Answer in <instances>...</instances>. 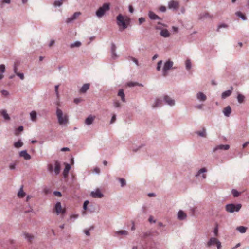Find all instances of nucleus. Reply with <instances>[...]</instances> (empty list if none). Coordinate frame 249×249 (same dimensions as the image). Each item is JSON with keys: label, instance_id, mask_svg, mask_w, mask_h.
Returning <instances> with one entry per match:
<instances>
[{"label": "nucleus", "instance_id": "dca6fc26", "mask_svg": "<svg viewBox=\"0 0 249 249\" xmlns=\"http://www.w3.org/2000/svg\"><path fill=\"white\" fill-rule=\"evenodd\" d=\"M55 167L54 169V172L55 175H57L60 173L61 166L60 163L58 161H56L55 162Z\"/></svg>", "mask_w": 249, "mask_h": 249}, {"label": "nucleus", "instance_id": "e433bc0d", "mask_svg": "<svg viewBox=\"0 0 249 249\" xmlns=\"http://www.w3.org/2000/svg\"><path fill=\"white\" fill-rule=\"evenodd\" d=\"M118 180H119V181L121 183V186L122 187H124L126 185V181H125L124 178H119L118 179Z\"/></svg>", "mask_w": 249, "mask_h": 249}, {"label": "nucleus", "instance_id": "a211bd4d", "mask_svg": "<svg viewBox=\"0 0 249 249\" xmlns=\"http://www.w3.org/2000/svg\"><path fill=\"white\" fill-rule=\"evenodd\" d=\"M223 112L225 116L229 117L231 112V107L230 106L226 107L224 108Z\"/></svg>", "mask_w": 249, "mask_h": 249}, {"label": "nucleus", "instance_id": "4c0bfd02", "mask_svg": "<svg viewBox=\"0 0 249 249\" xmlns=\"http://www.w3.org/2000/svg\"><path fill=\"white\" fill-rule=\"evenodd\" d=\"M157 15L155 14L152 11H149V13H148V16H149V18L151 19V20H155V18H156V17Z\"/></svg>", "mask_w": 249, "mask_h": 249}, {"label": "nucleus", "instance_id": "473e14b6", "mask_svg": "<svg viewBox=\"0 0 249 249\" xmlns=\"http://www.w3.org/2000/svg\"><path fill=\"white\" fill-rule=\"evenodd\" d=\"M1 114L5 120H8L10 119V117L7 114L6 110H2L1 111Z\"/></svg>", "mask_w": 249, "mask_h": 249}, {"label": "nucleus", "instance_id": "bf43d9fd", "mask_svg": "<svg viewBox=\"0 0 249 249\" xmlns=\"http://www.w3.org/2000/svg\"><path fill=\"white\" fill-rule=\"evenodd\" d=\"M5 69V67L4 65H3V64L0 65V71L2 73L4 72Z\"/></svg>", "mask_w": 249, "mask_h": 249}, {"label": "nucleus", "instance_id": "9d476101", "mask_svg": "<svg viewBox=\"0 0 249 249\" xmlns=\"http://www.w3.org/2000/svg\"><path fill=\"white\" fill-rule=\"evenodd\" d=\"M178 2L175 0H171L168 2V7L169 9L177 10L178 8Z\"/></svg>", "mask_w": 249, "mask_h": 249}, {"label": "nucleus", "instance_id": "5701e85b", "mask_svg": "<svg viewBox=\"0 0 249 249\" xmlns=\"http://www.w3.org/2000/svg\"><path fill=\"white\" fill-rule=\"evenodd\" d=\"M89 84L86 83L84 84L81 88L80 89V92L83 93H85L89 89Z\"/></svg>", "mask_w": 249, "mask_h": 249}, {"label": "nucleus", "instance_id": "20e7f679", "mask_svg": "<svg viewBox=\"0 0 249 249\" xmlns=\"http://www.w3.org/2000/svg\"><path fill=\"white\" fill-rule=\"evenodd\" d=\"M174 64V62L171 60L170 59H168L167 61H166L164 63V65L162 70V76L164 77H166L167 74L169 70L170 69L174 68L175 69L176 68H173Z\"/></svg>", "mask_w": 249, "mask_h": 249}, {"label": "nucleus", "instance_id": "ea45409f", "mask_svg": "<svg viewBox=\"0 0 249 249\" xmlns=\"http://www.w3.org/2000/svg\"><path fill=\"white\" fill-rule=\"evenodd\" d=\"M231 193L234 197H237L239 196L241 193L239 192L236 189H232L231 190Z\"/></svg>", "mask_w": 249, "mask_h": 249}, {"label": "nucleus", "instance_id": "6e6552de", "mask_svg": "<svg viewBox=\"0 0 249 249\" xmlns=\"http://www.w3.org/2000/svg\"><path fill=\"white\" fill-rule=\"evenodd\" d=\"M81 14L80 12H75L71 17L67 18L66 20L67 23H70L75 20Z\"/></svg>", "mask_w": 249, "mask_h": 249}, {"label": "nucleus", "instance_id": "f03ea898", "mask_svg": "<svg viewBox=\"0 0 249 249\" xmlns=\"http://www.w3.org/2000/svg\"><path fill=\"white\" fill-rule=\"evenodd\" d=\"M110 9V4L109 3H105L103 5L99 7V8L96 12V16L101 18L105 15V13L109 11Z\"/></svg>", "mask_w": 249, "mask_h": 249}, {"label": "nucleus", "instance_id": "9b49d317", "mask_svg": "<svg viewBox=\"0 0 249 249\" xmlns=\"http://www.w3.org/2000/svg\"><path fill=\"white\" fill-rule=\"evenodd\" d=\"M163 100L165 103L170 106H173L175 104V101L174 100L171 98L168 95H165L163 98Z\"/></svg>", "mask_w": 249, "mask_h": 249}, {"label": "nucleus", "instance_id": "37998d69", "mask_svg": "<svg viewBox=\"0 0 249 249\" xmlns=\"http://www.w3.org/2000/svg\"><path fill=\"white\" fill-rule=\"evenodd\" d=\"M116 235L121 234V235H127L128 232L126 231H117L115 232Z\"/></svg>", "mask_w": 249, "mask_h": 249}, {"label": "nucleus", "instance_id": "0e129e2a", "mask_svg": "<svg viewBox=\"0 0 249 249\" xmlns=\"http://www.w3.org/2000/svg\"><path fill=\"white\" fill-rule=\"evenodd\" d=\"M48 170L50 172H52L53 171V166L52 164H49L48 165Z\"/></svg>", "mask_w": 249, "mask_h": 249}, {"label": "nucleus", "instance_id": "423d86ee", "mask_svg": "<svg viewBox=\"0 0 249 249\" xmlns=\"http://www.w3.org/2000/svg\"><path fill=\"white\" fill-rule=\"evenodd\" d=\"M53 210L56 213L57 215H59L60 214H64L66 213V210L65 208H62L61 206V204L60 202H57L54 206Z\"/></svg>", "mask_w": 249, "mask_h": 249}, {"label": "nucleus", "instance_id": "e2e57ef3", "mask_svg": "<svg viewBox=\"0 0 249 249\" xmlns=\"http://www.w3.org/2000/svg\"><path fill=\"white\" fill-rule=\"evenodd\" d=\"M2 94L5 96H7L9 95V92L6 90H2L1 91Z\"/></svg>", "mask_w": 249, "mask_h": 249}, {"label": "nucleus", "instance_id": "680f3d73", "mask_svg": "<svg viewBox=\"0 0 249 249\" xmlns=\"http://www.w3.org/2000/svg\"><path fill=\"white\" fill-rule=\"evenodd\" d=\"M16 75L18 76L21 80H23L24 78V74L23 73H18Z\"/></svg>", "mask_w": 249, "mask_h": 249}, {"label": "nucleus", "instance_id": "79ce46f5", "mask_svg": "<svg viewBox=\"0 0 249 249\" xmlns=\"http://www.w3.org/2000/svg\"><path fill=\"white\" fill-rule=\"evenodd\" d=\"M206 172H207V169L205 168H202L199 170H198V171L197 173L196 174V177H197L198 176H199L200 175V174L203 173H205Z\"/></svg>", "mask_w": 249, "mask_h": 249}, {"label": "nucleus", "instance_id": "0eeeda50", "mask_svg": "<svg viewBox=\"0 0 249 249\" xmlns=\"http://www.w3.org/2000/svg\"><path fill=\"white\" fill-rule=\"evenodd\" d=\"M90 195L93 198H101L104 196V195L101 193L99 189H96L95 191H92Z\"/></svg>", "mask_w": 249, "mask_h": 249}, {"label": "nucleus", "instance_id": "cd10ccee", "mask_svg": "<svg viewBox=\"0 0 249 249\" xmlns=\"http://www.w3.org/2000/svg\"><path fill=\"white\" fill-rule=\"evenodd\" d=\"M23 186H21L18 193V196L19 198H23L25 196V193L23 190Z\"/></svg>", "mask_w": 249, "mask_h": 249}, {"label": "nucleus", "instance_id": "c9c22d12", "mask_svg": "<svg viewBox=\"0 0 249 249\" xmlns=\"http://www.w3.org/2000/svg\"><path fill=\"white\" fill-rule=\"evenodd\" d=\"M185 67L186 69L188 70H190L191 68L192 65L190 59H187L185 61Z\"/></svg>", "mask_w": 249, "mask_h": 249}, {"label": "nucleus", "instance_id": "a878e982", "mask_svg": "<svg viewBox=\"0 0 249 249\" xmlns=\"http://www.w3.org/2000/svg\"><path fill=\"white\" fill-rule=\"evenodd\" d=\"M118 95L120 96L121 98V100L123 102H125V94L124 92V90L123 89H119L118 92Z\"/></svg>", "mask_w": 249, "mask_h": 249}, {"label": "nucleus", "instance_id": "a18cd8bd", "mask_svg": "<svg viewBox=\"0 0 249 249\" xmlns=\"http://www.w3.org/2000/svg\"><path fill=\"white\" fill-rule=\"evenodd\" d=\"M162 64V60H160L158 61V63H157V67H156V70L157 71H160L161 70V65Z\"/></svg>", "mask_w": 249, "mask_h": 249}, {"label": "nucleus", "instance_id": "8fccbe9b", "mask_svg": "<svg viewBox=\"0 0 249 249\" xmlns=\"http://www.w3.org/2000/svg\"><path fill=\"white\" fill-rule=\"evenodd\" d=\"M93 228H94L93 226H91L90 227V228L84 230V233H85V234L88 236H90V231L91 230L93 229Z\"/></svg>", "mask_w": 249, "mask_h": 249}, {"label": "nucleus", "instance_id": "7c9ffc66", "mask_svg": "<svg viewBox=\"0 0 249 249\" xmlns=\"http://www.w3.org/2000/svg\"><path fill=\"white\" fill-rule=\"evenodd\" d=\"M210 17L208 13H202L199 15V19L200 20H204Z\"/></svg>", "mask_w": 249, "mask_h": 249}, {"label": "nucleus", "instance_id": "2eb2a0df", "mask_svg": "<svg viewBox=\"0 0 249 249\" xmlns=\"http://www.w3.org/2000/svg\"><path fill=\"white\" fill-rule=\"evenodd\" d=\"M20 157H23L26 160H29L31 159V156L27 153V150H24L20 152Z\"/></svg>", "mask_w": 249, "mask_h": 249}, {"label": "nucleus", "instance_id": "c03bdc74", "mask_svg": "<svg viewBox=\"0 0 249 249\" xmlns=\"http://www.w3.org/2000/svg\"><path fill=\"white\" fill-rule=\"evenodd\" d=\"M23 130V126H20L18 128L16 129L15 130V135H18V132H22Z\"/></svg>", "mask_w": 249, "mask_h": 249}, {"label": "nucleus", "instance_id": "69168bd1", "mask_svg": "<svg viewBox=\"0 0 249 249\" xmlns=\"http://www.w3.org/2000/svg\"><path fill=\"white\" fill-rule=\"evenodd\" d=\"M151 235L150 232H144L143 234V237L144 238H146Z\"/></svg>", "mask_w": 249, "mask_h": 249}, {"label": "nucleus", "instance_id": "13d9d810", "mask_svg": "<svg viewBox=\"0 0 249 249\" xmlns=\"http://www.w3.org/2000/svg\"><path fill=\"white\" fill-rule=\"evenodd\" d=\"M59 86V85H57L55 86V92L56 95L57 97L59 96V92H58Z\"/></svg>", "mask_w": 249, "mask_h": 249}, {"label": "nucleus", "instance_id": "ddd939ff", "mask_svg": "<svg viewBox=\"0 0 249 249\" xmlns=\"http://www.w3.org/2000/svg\"><path fill=\"white\" fill-rule=\"evenodd\" d=\"M230 148V146L228 144L223 145L220 144L215 147L213 149V152H215L218 150H227Z\"/></svg>", "mask_w": 249, "mask_h": 249}, {"label": "nucleus", "instance_id": "6ab92c4d", "mask_svg": "<svg viewBox=\"0 0 249 249\" xmlns=\"http://www.w3.org/2000/svg\"><path fill=\"white\" fill-rule=\"evenodd\" d=\"M195 133L201 137L206 138L207 136L206 130L204 127H203L201 131H197Z\"/></svg>", "mask_w": 249, "mask_h": 249}, {"label": "nucleus", "instance_id": "774afa93", "mask_svg": "<svg viewBox=\"0 0 249 249\" xmlns=\"http://www.w3.org/2000/svg\"><path fill=\"white\" fill-rule=\"evenodd\" d=\"M203 105L202 104L197 105L195 106V107L199 109H202Z\"/></svg>", "mask_w": 249, "mask_h": 249}, {"label": "nucleus", "instance_id": "f3484780", "mask_svg": "<svg viewBox=\"0 0 249 249\" xmlns=\"http://www.w3.org/2000/svg\"><path fill=\"white\" fill-rule=\"evenodd\" d=\"M187 217L186 213L182 210H179L178 213V218L180 220H184Z\"/></svg>", "mask_w": 249, "mask_h": 249}, {"label": "nucleus", "instance_id": "6e6d98bb", "mask_svg": "<svg viewBox=\"0 0 249 249\" xmlns=\"http://www.w3.org/2000/svg\"><path fill=\"white\" fill-rule=\"evenodd\" d=\"M53 194L54 195H55V196H58V197H60L62 196V194L59 191H55L54 192H53Z\"/></svg>", "mask_w": 249, "mask_h": 249}, {"label": "nucleus", "instance_id": "864d4df0", "mask_svg": "<svg viewBox=\"0 0 249 249\" xmlns=\"http://www.w3.org/2000/svg\"><path fill=\"white\" fill-rule=\"evenodd\" d=\"M116 50V46L114 43H112L111 44V52H114Z\"/></svg>", "mask_w": 249, "mask_h": 249}, {"label": "nucleus", "instance_id": "39448f33", "mask_svg": "<svg viewBox=\"0 0 249 249\" xmlns=\"http://www.w3.org/2000/svg\"><path fill=\"white\" fill-rule=\"evenodd\" d=\"M116 19L117 25L119 26H122L123 30L127 28V26L125 22L123 16L121 14H119L117 16Z\"/></svg>", "mask_w": 249, "mask_h": 249}, {"label": "nucleus", "instance_id": "09e8293b", "mask_svg": "<svg viewBox=\"0 0 249 249\" xmlns=\"http://www.w3.org/2000/svg\"><path fill=\"white\" fill-rule=\"evenodd\" d=\"M228 25H227L225 23L221 24L218 25L217 29V31L219 32L220 29H221L222 28H228Z\"/></svg>", "mask_w": 249, "mask_h": 249}, {"label": "nucleus", "instance_id": "c756f323", "mask_svg": "<svg viewBox=\"0 0 249 249\" xmlns=\"http://www.w3.org/2000/svg\"><path fill=\"white\" fill-rule=\"evenodd\" d=\"M81 45V42L79 41H76L70 45L71 48H73L74 47H79Z\"/></svg>", "mask_w": 249, "mask_h": 249}, {"label": "nucleus", "instance_id": "f257e3e1", "mask_svg": "<svg viewBox=\"0 0 249 249\" xmlns=\"http://www.w3.org/2000/svg\"><path fill=\"white\" fill-rule=\"evenodd\" d=\"M56 114L58 122L60 125H64L68 123V116L66 114L63 115V111L58 107L56 108Z\"/></svg>", "mask_w": 249, "mask_h": 249}, {"label": "nucleus", "instance_id": "2f4dec72", "mask_svg": "<svg viewBox=\"0 0 249 249\" xmlns=\"http://www.w3.org/2000/svg\"><path fill=\"white\" fill-rule=\"evenodd\" d=\"M247 229V227L244 226H239L236 228V230L241 233H245Z\"/></svg>", "mask_w": 249, "mask_h": 249}, {"label": "nucleus", "instance_id": "bb28decb", "mask_svg": "<svg viewBox=\"0 0 249 249\" xmlns=\"http://www.w3.org/2000/svg\"><path fill=\"white\" fill-rule=\"evenodd\" d=\"M235 14L236 16L240 18L243 20H246L247 19L246 16L240 11L236 12Z\"/></svg>", "mask_w": 249, "mask_h": 249}, {"label": "nucleus", "instance_id": "3c124183", "mask_svg": "<svg viewBox=\"0 0 249 249\" xmlns=\"http://www.w3.org/2000/svg\"><path fill=\"white\" fill-rule=\"evenodd\" d=\"M137 85H138V82H130L127 83V85L129 87L136 86Z\"/></svg>", "mask_w": 249, "mask_h": 249}, {"label": "nucleus", "instance_id": "4be33fe9", "mask_svg": "<svg viewBox=\"0 0 249 249\" xmlns=\"http://www.w3.org/2000/svg\"><path fill=\"white\" fill-rule=\"evenodd\" d=\"M23 235L25 239L29 242H31L34 238V235L29 233L24 232Z\"/></svg>", "mask_w": 249, "mask_h": 249}, {"label": "nucleus", "instance_id": "f704fd0d", "mask_svg": "<svg viewBox=\"0 0 249 249\" xmlns=\"http://www.w3.org/2000/svg\"><path fill=\"white\" fill-rule=\"evenodd\" d=\"M157 24H158V26H156L155 27V29H156V30H161H161H162V29H162V28L160 25H162V26H164V27H167V25L164 24H163V23H161V22H158L157 23Z\"/></svg>", "mask_w": 249, "mask_h": 249}, {"label": "nucleus", "instance_id": "4d7b16f0", "mask_svg": "<svg viewBox=\"0 0 249 249\" xmlns=\"http://www.w3.org/2000/svg\"><path fill=\"white\" fill-rule=\"evenodd\" d=\"M116 120V115L114 114L112 116V118L111 119V120H110V124H113L114 123L115 121Z\"/></svg>", "mask_w": 249, "mask_h": 249}, {"label": "nucleus", "instance_id": "f8f14e48", "mask_svg": "<svg viewBox=\"0 0 249 249\" xmlns=\"http://www.w3.org/2000/svg\"><path fill=\"white\" fill-rule=\"evenodd\" d=\"M233 89V88L231 86L230 87V89L224 91L221 94V98L224 99L230 96L231 95Z\"/></svg>", "mask_w": 249, "mask_h": 249}, {"label": "nucleus", "instance_id": "7ed1b4c3", "mask_svg": "<svg viewBox=\"0 0 249 249\" xmlns=\"http://www.w3.org/2000/svg\"><path fill=\"white\" fill-rule=\"evenodd\" d=\"M241 207L242 205L241 204H228L225 206V210L228 213H233L235 212H239Z\"/></svg>", "mask_w": 249, "mask_h": 249}, {"label": "nucleus", "instance_id": "1a4fd4ad", "mask_svg": "<svg viewBox=\"0 0 249 249\" xmlns=\"http://www.w3.org/2000/svg\"><path fill=\"white\" fill-rule=\"evenodd\" d=\"M197 100L200 102H204L207 99L206 95L202 92H198L196 94Z\"/></svg>", "mask_w": 249, "mask_h": 249}, {"label": "nucleus", "instance_id": "58836bf2", "mask_svg": "<svg viewBox=\"0 0 249 249\" xmlns=\"http://www.w3.org/2000/svg\"><path fill=\"white\" fill-rule=\"evenodd\" d=\"M64 0H56L53 3V5L55 7H59L62 5Z\"/></svg>", "mask_w": 249, "mask_h": 249}, {"label": "nucleus", "instance_id": "052dcab7", "mask_svg": "<svg viewBox=\"0 0 249 249\" xmlns=\"http://www.w3.org/2000/svg\"><path fill=\"white\" fill-rule=\"evenodd\" d=\"M159 10L161 12H165L166 10V7L164 6H161L159 8Z\"/></svg>", "mask_w": 249, "mask_h": 249}, {"label": "nucleus", "instance_id": "aec40b11", "mask_svg": "<svg viewBox=\"0 0 249 249\" xmlns=\"http://www.w3.org/2000/svg\"><path fill=\"white\" fill-rule=\"evenodd\" d=\"M71 168V167L70 164L68 163L65 164V167L63 172V176L64 178H67L68 177V173Z\"/></svg>", "mask_w": 249, "mask_h": 249}, {"label": "nucleus", "instance_id": "49530a36", "mask_svg": "<svg viewBox=\"0 0 249 249\" xmlns=\"http://www.w3.org/2000/svg\"><path fill=\"white\" fill-rule=\"evenodd\" d=\"M114 107L115 108H120L121 107V104L119 101L116 100L113 102Z\"/></svg>", "mask_w": 249, "mask_h": 249}, {"label": "nucleus", "instance_id": "412c9836", "mask_svg": "<svg viewBox=\"0 0 249 249\" xmlns=\"http://www.w3.org/2000/svg\"><path fill=\"white\" fill-rule=\"evenodd\" d=\"M162 104V100L160 99H155L154 103L152 104V107L153 108L160 107Z\"/></svg>", "mask_w": 249, "mask_h": 249}, {"label": "nucleus", "instance_id": "a19ab883", "mask_svg": "<svg viewBox=\"0 0 249 249\" xmlns=\"http://www.w3.org/2000/svg\"><path fill=\"white\" fill-rule=\"evenodd\" d=\"M14 146L16 148H20L23 145V143L20 140L14 143Z\"/></svg>", "mask_w": 249, "mask_h": 249}, {"label": "nucleus", "instance_id": "de8ad7c7", "mask_svg": "<svg viewBox=\"0 0 249 249\" xmlns=\"http://www.w3.org/2000/svg\"><path fill=\"white\" fill-rule=\"evenodd\" d=\"M129 59L132 60L134 63H135V64L137 66H139V62H138V60L136 58H135L134 57H133L132 56H129Z\"/></svg>", "mask_w": 249, "mask_h": 249}, {"label": "nucleus", "instance_id": "5fc2aeb1", "mask_svg": "<svg viewBox=\"0 0 249 249\" xmlns=\"http://www.w3.org/2000/svg\"><path fill=\"white\" fill-rule=\"evenodd\" d=\"M89 202L88 200H86L84 201V204H83V209L84 210H86L87 209V205L88 204H89Z\"/></svg>", "mask_w": 249, "mask_h": 249}, {"label": "nucleus", "instance_id": "393cba45", "mask_svg": "<svg viewBox=\"0 0 249 249\" xmlns=\"http://www.w3.org/2000/svg\"><path fill=\"white\" fill-rule=\"evenodd\" d=\"M217 241H218V240L216 238H214V237H212L210 238V240L207 243V246L209 247L213 245H214V244H216Z\"/></svg>", "mask_w": 249, "mask_h": 249}, {"label": "nucleus", "instance_id": "b1692460", "mask_svg": "<svg viewBox=\"0 0 249 249\" xmlns=\"http://www.w3.org/2000/svg\"><path fill=\"white\" fill-rule=\"evenodd\" d=\"M160 35L164 37H168L170 36V34L169 32V31H168V30H167L166 29H163L160 31Z\"/></svg>", "mask_w": 249, "mask_h": 249}, {"label": "nucleus", "instance_id": "72a5a7b5", "mask_svg": "<svg viewBox=\"0 0 249 249\" xmlns=\"http://www.w3.org/2000/svg\"><path fill=\"white\" fill-rule=\"evenodd\" d=\"M31 120L32 121H35L36 118V113L35 111H32L30 113Z\"/></svg>", "mask_w": 249, "mask_h": 249}, {"label": "nucleus", "instance_id": "603ef678", "mask_svg": "<svg viewBox=\"0 0 249 249\" xmlns=\"http://www.w3.org/2000/svg\"><path fill=\"white\" fill-rule=\"evenodd\" d=\"M111 57L112 59H115L118 57V56L117 54L116 51L111 52Z\"/></svg>", "mask_w": 249, "mask_h": 249}, {"label": "nucleus", "instance_id": "4468645a", "mask_svg": "<svg viewBox=\"0 0 249 249\" xmlns=\"http://www.w3.org/2000/svg\"><path fill=\"white\" fill-rule=\"evenodd\" d=\"M95 116L91 115H89L85 119V124L87 125H89L93 123L94 120H95Z\"/></svg>", "mask_w": 249, "mask_h": 249}, {"label": "nucleus", "instance_id": "338daca9", "mask_svg": "<svg viewBox=\"0 0 249 249\" xmlns=\"http://www.w3.org/2000/svg\"><path fill=\"white\" fill-rule=\"evenodd\" d=\"M16 168V164L15 163H11L9 165V168L11 170H14Z\"/></svg>", "mask_w": 249, "mask_h": 249}, {"label": "nucleus", "instance_id": "c85d7f7f", "mask_svg": "<svg viewBox=\"0 0 249 249\" xmlns=\"http://www.w3.org/2000/svg\"><path fill=\"white\" fill-rule=\"evenodd\" d=\"M237 99L239 103H242L245 100V96L240 93H237Z\"/></svg>", "mask_w": 249, "mask_h": 249}]
</instances>
